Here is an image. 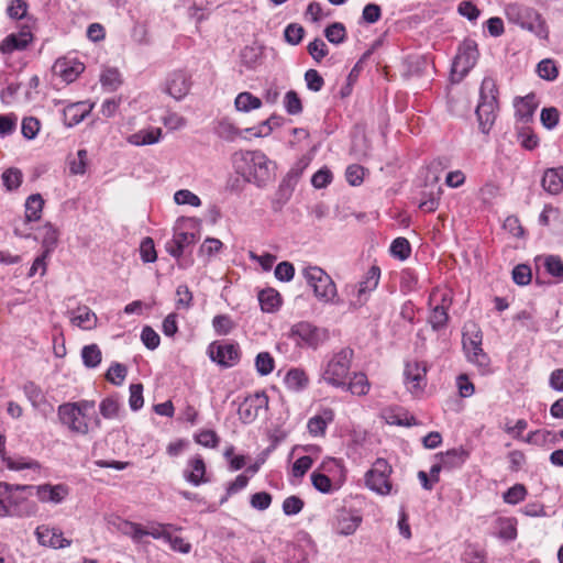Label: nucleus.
Instances as JSON below:
<instances>
[{"label":"nucleus","instance_id":"obj_63","mask_svg":"<svg viewBox=\"0 0 563 563\" xmlns=\"http://www.w3.org/2000/svg\"><path fill=\"white\" fill-rule=\"evenodd\" d=\"M303 33L305 30L301 25L291 23L285 29L284 36L289 44L297 45L301 42Z\"/></svg>","mask_w":563,"mask_h":563},{"label":"nucleus","instance_id":"obj_56","mask_svg":"<svg viewBox=\"0 0 563 563\" xmlns=\"http://www.w3.org/2000/svg\"><path fill=\"white\" fill-rule=\"evenodd\" d=\"M87 156L88 153L86 150H79L77 152L76 157L69 162V169L71 174L84 175L86 173Z\"/></svg>","mask_w":563,"mask_h":563},{"label":"nucleus","instance_id":"obj_17","mask_svg":"<svg viewBox=\"0 0 563 563\" xmlns=\"http://www.w3.org/2000/svg\"><path fill=\"white\" fill-rule=\"evenodd\" d=\"M35 536L40 544L51 547L54 549H64L70 545L71 541L64 538L63 533L57 528L48 526H40L35 530Z\"/></svg>","mask_w":563,"mask_h":563},{"label":"nucleus","instance_id":"obj_43","mask_svg":"<svg viewBox=\"0 0 563 563\" xmlns=\"http://www.w3.org/2000/svg\"><path fill=\"white\" fill-rule=\"evenodd\" d=\"M497 525L498 536L501 539L511 541L517 538L516 520L514 518H499Z\"/></svg>","mask_w":563,"mask_h":563},{"label":"nucleus","instance_id":"obj_20","mask_svg":"<svg viewBox=\"0 0 563 563\" xmlns=\"http://www.w3.org/2000/svg\"><path fill=\"white\" fill-rule=\"evenodd\" d=\"M334 419V411L331 408H322L317 415L308 420L307 428L313 437H322L328 424Z\"/></svg>","mask_w":563,"mask_h":563},{"label":"nucleus","instance_id":"obj_51","mask_svg":"<svg viewBox=\"0 0 563 563\" xmlns=\"http://www.w3.org/2000/svg\"><path fill=\"white\" fill-rule=\"evenodd\" d=\"M140 255L144 263H154L157 260L154 241L151 238H145L141 242Z\"/></svg>","mask_w":563,"mask_h":563},{"label":"nucleus","instance_id":"obj_31","mask_svg":"<svg viewBox=\"0 0 563 563\" xmlns=\"http://www.w3.org/2000/svg\"><path fill=\"white\" fill-rule=\"evenodd\" d=\"M82 70L84 65L81 63H73L70 65L66 59H59L54 65V71L66 82H73Z\"/></svg>","mask_w":563,"mask_h":563},{"label":"nucleus","instance_id":"obj_40","mask_svg":"<svg viewBox=\"0 0 563 563\" xmlns=\"http://www.w3.org/2000/svg\"><path fill=\"white\" fill-rule=\"evenodd\" d=\"M234 104L238 111L250 112L251 110L261 108L262 101L251 92L244 91L236 96Z\"/></svg>","mask_w":563,"mask_h":563},{"label":"nucleus","instance_id":"obj_55","mask_svg":"<svg viewBox=\"0 0 563 563\" xmlns=\"http://www.w3.org/2000/svg\"><path fill=\"white\" fill-rule=\"evenodd\" d=\"M284 106L286 111L292 115L299 114L302 111L301 100L297 92L294 90L286 92L284 98Z\"/></svg>","mask_w":563,"mask_h":563},{"label":"nucleus","instance_id":"obj_57","mask_svg":"<svg viewBox=\"0 0 563 563\" xmlns=\"http://www.w3.org/2000/svg\"><path fill=\"white\" fill-rule=\"evenodd\" d=\"M560 119V112L556 108H543L541 111L540 120L544 128L552 130L556 126Z\"/></svg>","mask_w":563,"mask_h":563},{"label":"nucleus","instance_id":"obj_58","mask_svg":"<svg viewBox=\"0 0 563 563\" xmlns=\"http://www.w3.org/2000/svg\"><path fill=\"white\" fill-rule=\"evenodd\" d=\"M27 2L25 0H11L7 13L11 19L21 20L26 16Z\"/></svg>","mask_w":563,"mask_h":563},{"label":"nucleus","instance_id":"obj_13","mask_svg":"<svg viewBox=\"0 0 563 563\" xmlns=\"http://www.w3.org/2000/svg\"><path fill=\"white\" fill-rule=\"evenodd\" d=\"M478 58V51L474 42H466L454 58L452 73L460 78L465 76L472 69Z\"/></svg>","mask_w":563,"mask_h":563},{"label":"nucleus","instance_id":"obj_37","mask_svg":"<svg viewBox=\"0 0 563 563\" xmlns=\"http://www.w3.org/2000/svg\"><path fill=\"white\" fill-rule=\"evenodd\" d=\"M261 308L265 312H275L282 303L280 295L273 288L264 289L258 294Z\"/></svg>","mask_w":563,"mask_h":563},{"label":"nucleus","instance_id":"obj_23","mask_svg":"<svg viewBox=\"0 0 563 563\" xmlns=\"http://www.w3.org/2000/svg\"><path fill=\"white\" fill-rule=\"evenodd\" d=\"M195 243V234L189 232H175L173 239L166 242L165 249L169 255L179 258L185 247Z\"/></svg>","mask_w":563,"mask_h":563},{"label":"nucleus","instance_id":"obj_15","mask_svg":"<svg viewBox=\"0 0 563 563\" xmlns=\"http://www.w3.org/2000/svg\"><path fill=\"white\" fill-rule=\"evenodd\" d=\"M190 87V76L183 70L173 71L166 78L165 91L176 100L185 98L188 95Z\"/></svg>","mask_w":563,"mask_h":563},{"label":"nucleus","instance_id":"obj_38","mask_svg":"<svg viewBox=\"0 0 563 563\" xmlns=\"http://www.w3.org/2000/svg\"><path fill=\"white\" fill-rule=\"evenodd\" d=\"M100 415L104 419H119L121 412V406L117 396H109L101 400L99 405Z\"/></svg>","mask_w":563,"mask_h":563},{"label":"nucleus","instance_id":"obj_34","mask_svg":"<svg viewBox=\"0 0 563 563\" xmlns=\"http://www.w3.org/2000/svg\"><path fill=\"white\" fill-rule=\"evenodd\" d=\"M284 383L288 389L299 391L308 386L309 378L303 369L291 368L286 373Z\"/></svg>","mask_w":563,"mask_h":563},{"label":"nucleus","instance_id":"obj_14","mask_svg":"<svg viewBox=\"0 0 563 563\" xmlns=\"http://www.w3.org/2000/svg\"><path fill=\"white\" fill-rule=\"evenodd\" d=\"M32 492H35L37 499L43 504L59 505L69 495V487L65 484H42V485H30Z\"/></svg>","mask_w":563,"mask_h":563},{"label":"nucleus","instance_id":"obj_27","mask_svg":"<svg viewBox=\"0 0 563 563\" xmlns=\"http://www.w3.org/2000/svg\"><path fill=\"white\" fill-rule=\"evenodd\" d=\"M263 54L264 47L257 43H253L242 48L240 53V59L242 65H244L246 68L255 69L258 65H261Z\"/></svg>","mask_w":563,"mask_h":563},{"label":"nucleus","instance_id":"obj_24","mask_svg":"<svg viewBox=\"0 0 563 563\" xmlns=\"http://www.w3.org/2000/svg\"><path fill=\"white\" fill-rule=\"evenodd\" d=\"M498 111V103H478L476 115L479 129L483 133H488L495 123Z\"/></svg>","mask_w":563,"mask_h":563},{"label":"nucleus","instance_id":"obj_2","mask_svg":"<svg viewBox=\"0 0 563 563\" xmlns=\"http://www.w3.org/2000/svg\"><path fill=\"white\" fill-rule=\"evenodd\" d=\"M353 357L354 351L350 347L333 353L321 367L320 382L338 389L344 387L351 374Z\"/></svg>","mask_w":563,"mask_h":563},{"label":"nucleus","instance_id":"obj_45","mask_svg":"<svg viewBox=\"0 0 563 563\" xmlns=\"http://www.w3.org/2000/svg\"><path fill=\"white\" fill-rule=\"evenodd\" d=\"M527 496V488L522 484H515L503 495V499L506 504L517 505L522 501Z\"/></svg>","mask_w":563,"mask_h":563},{"label":"nucleus","instance_id":"obj_46","mask_svg":"<svg viewBox=\"0 0 563 563\" xmlns=\"http://www.w3.org/2000/svg\"><path fill=\"white\" fill-rule=\"evenodd\" d=\"M255 366L262 376H266L274 369V358L268 352H261L255 358Z\"/></svg>","mask_w":563,"mask_h":563},{"label":"nucleus","instance_id":"obj_6","mask_svg":"<svg viewBox=\"0 0 563 563\" xmlns=\"http://www.w3.org/2000/svg\"><path fill=\"white\" fill-rule=\"evenodd\" d=\"M379 278V267L372 266L362 280L346 287V291L350 296V307L353 310H356L366 303L369 294L377 288Z\"/></svg>","mask_w":563,"mask_h":563},{"label":"nucleus","instance_id":"obj_60","mask_svg":"<svg viewBox=\"0 0 563 563\" xmlns=\"http://www.w3.org/2000/svg\"><path fill=\"white\" fill-rule=\"evenodd\" d=\"M212 327L217 334L225 335L233 329V321L227 314H218L212 320Z\"/></svg>","mask_w":563,"mask_h":563},{"label":"nucleus","instance_id":"obj_18","mask_svg":"<svg viewBox=\"0 0 563 563\" xmlns=\"http://www.w3.org/2000/svg\"><path fill=\"white\" fill-rule=\"evenodd\" d=\"M427 367L422 363L409 362L405 367V378L408 389L412 394L421 391L426 386Z\"/></svg>","mask_w":563,"mask_h":563},{"label":"nucleus","instance_id":"obj_1","mask_svg":"<svg viewBox=\"0 0 563 563\" xmlns=\"http://www.w3.org/2000/svg\"><path fill=\"white\" fill-rule=\"evenodd\" d=\"M235 172L249 183L266 185L273 177L275 163L261 151H239L232 155Z\"/></svg>","mask_w":563,"mask_h":563},{"label":"nucleus","instance_id":"obj_5","mask_svg":"<svg viewBox=\"0 0 563 563\" xmlns=\"http://www.w3.org/2000/svg\"><path fill=\"white\" fill-rule=\"evenodd\" d=\"M430 313L428 323L433 331H441L449 322V309L452 306V292L450 289L435 288L429 296Z\"/></svg>","mask_w":563,"mask_h":563},{"label":"nucleus","instance_id":"obj_48","mask_svg":"<svg viewBox=\"0 0 563 563\" xmlns=\"http://www.w3.org/2000/svg\"><path fill=\"white\" fill-rule=\"evenodd\" d=\"M2 181L8 190H14L22 183V173L18 168H9L2 174Z\"/></svg>","mask_w":563,"mask_h":563},{"label":"nucleus","instance_id":"obj_33","mask_svg":"<svg viewBox=\"0 0 563 563\" xmlns=\"http://www.w3.org/2000/svg\"><path fill=\"white\" fill-rule=\"evenodd\" d=\"M467 459L468 452L463 448L452 449L440 455L442 465H444L446 470L461 467Z\"/></svg>","mask_w":563,"mask_h":563},{"label":"nucleus","instance_id":"obj_10","mask_svg":"<svg viewBox=\"0 0 563 563\" xmlns=\"http://www.w3.org/2000/svg\"><path fill=\"white\" fill-rule=\"evenodd\" d=\"M463 349L470 362L482 368L488 366L489 358L482 349V333L479 330L463 333Z\"/></svg>","mask_w":563,"mask_h":563},{"label":"nucleus","instance_id":"obj_53","mask_svg":"<svg viewBox=\"0 0 563 563\" xmlns=\"http://www.w3.org/2000/svg\"><path fill=\"white\" fill-rule=\"evenodd\" d=\"M174 200L177 205H189L199 207L201 205L200 198L188 189H180L175 192Z\"/></svg>","mask_w":563,"mask_h":563},{"label":"nucleus","instance_id":"obj_12","mask_svg":"<svg viewBox=\"0 0 563 563\" xmlns=\"http://www.w3.org/2000/svg\"><path fill=\"white\" fill-rule=\"evenodd\" d=\"M268 398L264 393H255L244 399L238 409L243 423H251L256 417L267 409Z\"/></svg>","mask_w":563,"mask_h":563},{"label":"nucleus","instance_id":"obj_16","mask_svg":"<svg viewBox=\"0 0 563 563\" xmlns=\"http://www.w3.org/2000/svg\"><path fill=\"white\" fill-rule=\"evenodd\" d=\"M209 356L219 365L223 367H231L238 363L240 352L239 347L234 344L216 345L213 343L209 346Z\"/></svg>","mask_w":563,"mask_h":563},{"label":"nucleus","instance_id":"obj_25","mask_svg":"<svg viewBox=\"0 0 563 563\" xmlns=\"http://www.w3.org/2000/svg\"><path fill=\"white\" fill-rule=\"evenodd\" d=\"M32 33L29 30H22L18 34H10L2 41L0 49L3 53L24 49L32 41Z\"/></svg>","mask_w":563,"mask_h":563},{"label":"nucleus","instance_id":"obj_61","mask_svg":"<svg viewBox=\"0 0 563 563\" xmlns=\"http://www.w3.org/2000/svg\"><path fill=\"white\" fill-rule=\"evenodd\" d=\"M18 117L14 113L0 114V136H8L16 129Z\"/></svg>","mask_w":563,"mask_h":563},{"label":"nucleus","instance_id":"obj_8","mask_svg":"<svg viewBox=\"0 0 563 563\" xmlns=\"http://www.w3.org/2000/svg\"><path fill=\"white\" fill-rule=\"evenodd\" d=\"M57 413L62 424L73 433L87 435L92 430L89 416H82L67 402L58 406Z\"/></svg>","mask_w":563,"mask_h":563},{"label":"nucleus","instance_id":"obj_30","mask_svg":"<svg viewBox=\"0 0 563 563\" xmlns=\"http://www.w3.org/2000/svg\"><path fill=\"white\" fill-rule=\"evenodd\" d=\"M537 101L534 95H528L519 98L515 102L516 115L521 122H528L537 109Z\"/></svg>","mask_w":563,"mask_h":563},{"label":"nucleus","instance_id":"obj_22","mask_svg":"<svg viewBox=\"0 0 563 563\" xmlns=\"http://www.w3.org/2000/svg\"><path fill=\"white\" fill-rule=\"evenodd\" d=\"M71 324L82 329L91 330L96 328L98 318L96 313L86 306L78 307L69 312Z\"/></svg>","mask_w":563,"mask_h":563},{"label":"nucleus","instance_id":"obj_19","mask_svg":"<svg viewBox=\"0 0 563 563\" xmlns=\"http://www.w3.org/2000/svg\"><path fill=\"white\" fill-rule=\"evenodd\" d=\"M93 109V103L78 101L64 108V123L71 128L80 123Z\"/></svg>","mask_w":563,"mask_h":563},{"label":"nucleus","instance_id":"obj_41","mask_svg":"<svg viewBox=\"0 0 563 563\" xmlns=\"http://www.w3.org/2000/svg\"><path fill=\"white\" fill-rule=\"evenodd\" d=\"M82 363L86 367L95 368L101 363V351L97 344L86 345L81 350Z\"/></svg>","mask_w":563,"mask_h":563},{"label":"nucleus","instance_id":"obj_21","mask_svg":"<svg viewBox=\"0 0 563 563\" xmlns=\"http://www.w3.org/2000/svg\"><path fill=\"white\" fill-rule=\"evenodd\" d=\"M340 389L349 391L353 396H365L368 394L371 389V383L363 372H354L350 377L345 380V386L340 387Z\"/></svg>","mask_w":563,"mask_h":563},{"label":"nucleus","instance_id":"obj_62","mask_svg":"<svg viewBox=\"0 0 563 563\" xmlns=\"http://www.w3.org/2000/svg\"><path fill=\"white\" fill-rule=\"evenodd\" d=\"M100 81L103 87H107L109 90H114L121 82L120 73L114 68L106 69L101 74Z\"/></svg>","mask_w":563,"mask_h":563},{"label":"nucleus","instance_id":"obj_54","mask_svg":"<svg viewBox=\"0 0 563 563\" xmlns=\"http://www.w3.org/2000/svg\"><path fill=\"white\" fill-rule=\"evenodd\" d=\"M537 71L545 80H554L558 77V68L551 59L541 60L537 66Z\"/></svg>","mask_w":563,"mask_h":563},{"label":"nucleus","instance_id":"obj_7","mask_svg":"<svg viewBox=\"0 0 563 563\" xmlns=\"http://www.w3.org/2000/svg\"><path fill=\"white\" fill-rule=\"evenodd\" d=\"M391 467L384 459H377L372 468L365 475L366 486L378 495H389L391 492V483L389 476Z\"/></svg>","mask_w":563,"mask_h":563},{"label":"nucleus","instance_id":"obj_44","mask_svg":"<svg viewBox=\"0 0 563 563\" xmlns=\"http://www.w3.org/2000/svg\"><path fill=\"white\" fill-rule=\"evenodd\" d=\"M324 36L332 44H341L346 37L345 26L340 22H334L325 27Z\"/></svg>","mask_w":563,"mask_h":563},{"label":"nucleus","instance_id":"obj_50","mask_svg":"<svg viewBox=\"0 0 563 563\" xmlns=\"http://www.w3.org/2000/svg\"><path fill=\"white\" fill-rule=\"evenodd\" d=\"M126 376V367L123 364L114 363L106 374V378L113 385L120 386Z\"/></svg>","mask_w":563,"mask_h":563},{"label":"nucleus","instance_id":"obj_39","mask_svg":"<svg viewBox=\"0 0 563 563\" xmlns=\"http://www.w3.org/2000/svg\"><path fill=\"white\" fill-rule=\"evenodd\" d=\"M497 95L498 90L495 80L490 77H485L481 85L478 103H498Z\"/></svg>","mask_w":563,"mask_h":563},{"label":"nucleus","instance_id":"obj_9","mask_svg":"<svg viewBox=\"0 0 563 563\" xmlns=\"http://www.w3.org/2000/svg\"><path fill=\"white\" fill-rule=\"evenodd\" d=\"M289 338L299 346L316 349L323 340V331L309 322H298L289 331Z\"/></svg>","mask_w":563,"mask_h":563},{"label":"nucleus","instance_id":"obj_47","mask_svg":"<svg viewBox=\"0 0 563 563\" xmlns=\"http://www.w3.org/2000/svg\"><path fill=\"white\" fill-rule=\"evenodd\" d=\"M169 528H174V526L157 522L150 523L144 528V537L150 536L154 539H163L166 541V539L169 538Z\"/></svg>","mask_w":563,"mask_h":563},{"label":"nucleus","instance_id":"obj_49","mask_svg":"<svg viewBox=\"0 0 563 563\" xmlns=\"http://www.w3.org/2000/svg\"><path fill=\"white\" fill-rule=\"evenodd\" d=\"M390 252L395 257L399 260H406L409 257L411 249L407 239L397 238L390 245Z\"/></svg>","mask_w":563,"mask_h":563},{"label":"nucleus","instance_id":"obj_64","mask_svg":"<svg viewBox=\"0 0 563 563\" xmlns=\"http://www.w3.org/2000/svg\"><path fill=\"white\" fill-rule=\"evenodd\" d=\"M544 265H545L547 272L550 275L558 277L559 279H563V262L561 261V258L559 256H555V255L548 256L545 258Z\"/></svg>","mask_w":563,"mask_h":563},{"label":"nucleus","instance_id":"obj_11","mask_svg":"<svg viewBox=\"0 0 563 563\" xmlns=\"http://www.w3.org/2000/svg\"><path fill=\"white\" fill-rule=\"evenodd\" d=\"M32 490H11L7 496L8 508L11 517L24 518L31 517L36 512V505L29 500Z\"/></svg>","mask_w":563,"mask_h":563},{"label":"nucleus","instance_id":"obj_28","mask_svg":"<svg viewBox=\"0 0 563 563\" xmlns=\"http://www.w3.org/2000/svg\"><path fill=\"white\" fill-rule=\"evenodd\" d=\"M24 207L25 217L23 223L38 221L42 217L44 199L40 194H33L26 198Z\"/></svg>","mask_w":563,"mask_h":563},{"label":"nucleus","instance_id":"obj_3","mask_svg":"<svg viewBox=\"0 0 563 563\" xmlns=\"http://www.w3.org/2000/svg\"><path fill=\"white\" fill-rule=\"evenodd\" d=\"M505 13L509 22L528 30L540 38L548 37L549 32L545 22L534 9L511 3L506 7Z\"/></svg>","mask_w":563,"mask_h":563},{"label":"nucleus","instance_id":"obj_52","mask_svg":"<svg viewBox=\"0 0 563 563\" xmlns=\"http://www.w3.org/2000/svg\"><path fill=\"white\" fill-rule=\"evenodd\" d=\"M41 123L34 117H27L22 120L21 132L22 135L27 140H33L36 137L40 131Z\"/></svg>","mask_w":563,"mask_h":563},{"label":"nucleus","instance_id":"obj_32","mask_svg":"<svg viewBox=\"0 0 563 563\" xmlns=\"http://www.w3.org/2000/svg\"><path fill=\"white\" fill-rule=\"evenodd\" d=\"M162 136V130L159 128H151L147 130H141L128 137V142L135 146L152 145L159 141Z\"/></svg>","mask_w":563,"mask_h":563},{"label":"nucleus","instance_id":"obj_36","mask_svg":"<svg viewBox=\"0 0 563 563\" xmlns=\"http://www.w3.org/2000/svg\"><path fill=\"white\" fill-rule=\"evenodd\" d=\"M41 235L43 252L45 255H51L58 243L59 232L56 227L47 222L41 228Z\"/></svg>","mask_w":563,"mask_h":563},{"label":"nucleus","instance_id":"obj_29","mask_svg":"<svg viewBox=\"0 0 563 563\" xmlns=\"http://www.w3.org/2000/svg\"><path fill=\"white\" fill-rule=\"evenodd\" d=\"M361 521L360 516L342 511L336 518L335 530L341 536H351L356 531Z\"/></svg>","mask_w":563,"mask_h":563},{"label":"nucleus","instance_id":"obj_4","mask_svg":"<svg viewBox=\"0 0 563 563\" xmlns=\"http://www.w3.org/2000/svg\"><path fill=\"white\" fill-rule=\"evenodd\" d=\"M302 276L307 284L313 289L314 297L323 303H338L336 286L322 268L307 266L302 269Z\"/></svg>","mask_w":563,"mask_h":563},{"label":"nucleus","instance_id":"obj_35","mask_svg":"<svg viewBox=\"0 0 563 563\" xmlns=\"http://www.w3.org/2000/svg\"><path fill=\"white\" fill-rule=\"evenodd\" d=\"M190 470L185 472V478L192 485L198 486L205 482L206 465L200 456H195L189 461Z\"/></svg>","mask_w":563,"mask_h":563},{"label":"nucleus","instance_id":"obj_26","mask_svg":"<svg viewBox=\"0 0 563 563\" xmlns=\"http://www.w3.org/2000/svg\"><path fill=\"white\" fill-rule=\"evenodd\" d=\"M541 185L551 195L560 194L563 190V167L547 169Z\"/></svg>","mask_w":563,"mask_h":563},{"label":"nucleus","instance_id":"obj_42","mask_svg":"<svg viewBox=\"0 0 563 563\" xmlns=\"http://www.w3.org/2000/svg\"><path fill=\"white\" fill-rule=\"evenodd\" d=\"M2 461L5 463L7 467L12 471H21L25 468L37 470L40 465L36 461L26 459V457H11L7 455H2Z\"/></svg>","mask_w":563,"mask_h":563},{"label":"nucleus","instance_id":"obj_59","mask_svg":"<svg viewBox=\"0 0 563 563\" xmlns=\"http://www.w3.org/2000/svg\"><path fill=\"white\" fill-rule=\"evenodd\" d=\"M364 175V167L357 164L347 166L345 170V178L351 186H360L363 183Z\"/></svg>","mask_w":563,"mask_h":563}]
</instances>
